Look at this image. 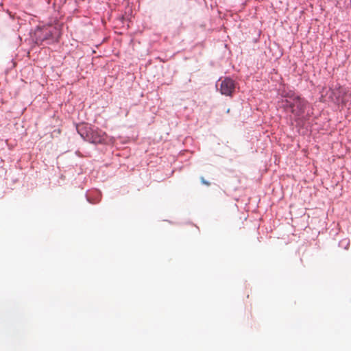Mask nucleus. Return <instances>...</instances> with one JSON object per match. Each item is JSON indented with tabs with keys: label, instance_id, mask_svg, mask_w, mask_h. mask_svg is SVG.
Wrapping results in <instances>:
<instances>
[{
	"label": "nucleus",
	"instance_id": "f257e3e1",
	"mask_svg": "<svg viewBox=\"0 0 351 351\" xmlns=\"http://www.w3.org/2000/svg\"><path fill=\"white\" fill-rule=\"evenodd\" d=\"M80 133L86 141L92 143H104L106 141V133L97 128L85 126Z\"/></svg>",
	"mask_w": 351,
	"mask_h": 351
},
{
	"label": "nucleus",
	"instance_id": "f03ea898",
	"mask_svg": "<svg viewBox=\"0 0 351 351\" xmlns=\"http://www.w3.org/2000/svg\"><path fill=\"white\" fill-rule=\"evenodd\" d=\"M286 102L291 112L296 115H300L303 113L306 108V101L299 97H295L292 101L287 100Z\"/></svg>",
	"mask_w": 351,
	"mask_h": 351
},
{
	"label": "nucleus",
	"instance_id": "7ed1b4c3",
	"mask_svg": "<svg viewBox=\"0 0 351 351\" xmlns=\"http://www.w3.org/2000/svg\"><path fill=\"white\" fill-rule=\"evenodd\" d=\"M54 28L51 26L38 28L35 32L36 42L41 44L43 41L50 39L53 36Z\"/></svg>",
	"mask_w": 351,
	"mask_h": 351
},
{
	"label": "nucleus",
	"instance_id": "20e7f679",
	"mask_svg": "<svg viewBox=\"0 0 351 351\" xmlns=\"http://www.w3.org/2000/svg\"><path fill=\"white\" fill-rule=\"evenodd\" d=\"M234 88L235 84L232 79L226 77L224 80H221L219 90L222 95L231 96L234 90Z\"/></svg>",
	"mask_w": 351,
	"mask_h": 351
},
{
	"label": "nucleus",
	"instance_id": "39448f33",
	"mask_svg": "<svg viewBox=\"0 0 351 351\" xmlns=\"http://www.w3.org/2000/svg\"><path fill=\"white\" fill-rule=\"evenodd\" d=\"M200 180H201V182H202V184H205L206 186H209L210 185V182H208L206 180H205L203 177H201Z\"/></svg>",
	"mask_w": 351,
	"mask_h": 351
}]
</instances>
